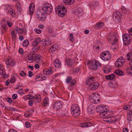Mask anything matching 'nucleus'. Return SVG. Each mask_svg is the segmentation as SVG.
Segmentation results:
<instances>
[{
  "label": "nucleus",
  "instance_id": "nucleus-1",
  "mask_svg": "<svg viewBox=\"0 0 132 132\" xmlns=\"http://www.w3.org/2000/svg\"><path fill=\"white\" fill-rule=\"evenodd\" d=\"M55 11L56 14L59 16L63 17L65 15L67 12V9L62 6H58L55 8Z\"/></svg>",
  "mask_w": 132,
  "mask_h": 132
},
{
  "label": "nucleus",
  "instance_id": "nucleus-2",
  "mask_svg": "<svg viewBox=\"0 0 132 132\" xmlns=\"http://www.w3.org/2000/svg\"><path fill=\"white\" fill-rule=\"evenodd\" d=\"M42 8L44 13L47 14H51L53 10L51 5L48 3L43 4Z\"/></svg>",
  "mask_w": 132,
  "mask_h": 132
},
{
  "label": "nucleus",
  "instance_id": "nucleus-3",
  "mask_svg": "<svg viewBox=\"0 0 132 132\" xmlns=\"http://www.w3.org/2000/svg\"><path fill=\"white\" fill-rule=\"evenodd\" d=\"M88 65L89 67L93 70H96L100 67L101 65L100 63L97 60H92Z\"/></svg>",
  "mask_w": 132,
  "mask_h": 132
},
{
  "label": "nucleus",
  "instance_id": "nucleus-4",
  "mask_svg": "<svg viewBox=\"0 0 132 132\" xmlns=\"http://www.w3.org/2000/svg\"><path fill=\"white\" fill-rule=\"evenodd\" d=\"M96 110L98 112L100 113V116L101 117L107 116L108 115H109L107 112H109V111H107L108 110L101 105L97 106L96 109Z\"/></svg>",
  "mask_w": 132,
  "mask_h": 132
},
{
  "label": "nucleus",
  "instance_id": "nucleus-5",
  "mask_svg": "<svg viewBox=\"0 0 132 132\" xmlns=\"http://www.w3.org/2000/svg\"><path fill=\"white\" fill-rule=\"evenodd\" d=\"M116 35L110 32L108 34V40L113 44H115L118 41V37L117 35Z\"/></svg>",
  "mask_w": 132,
  "mask_h": 132
},
{
  "label": "nucleus",
  "instance_id": "nucleus-6",
  "mask_svg": "<svg viewBox=\"0 0 132 132\" xmlns=\"http://www.w3.org/2000/svg\"><path fill=\"white\" fill-rule=\"evenodd\" d=\"M100 96L97 94H92L89 96L91 102L95 104L98 103L100 102Z\"/></svg>",
  "mask_w": 132,
  "mask_h": 132
},
{
  "label": "nucleus",
  "instance_id": "nucleus-7",
  "mask_svg": "<svg viewBox=\"0 0 132 132\" xmlns=\"http://www.w3.org/2000/svg\"><path fill=\"white\" fill-rule=\"evenodd\" d=\"M71 110L72 115L76 116H77L79 115L80 111L79 107L77 105H72L71 108Z\"/></svg>",
  "mask_w": 132,
  "mask_h": 132
},
{
  "label": "nucleus",
  "instance_id": "nucleus-8",
  "mask_svg": "<svg viewBox=\"0 0 132 132\" xmlns=\"http://www.w3.org/2000/svg\"><path fill=\"white\" fill-rule=\"evenodd\" d=\"M4 10L7 13L10 14L12 16H14L15 15V12L11 6L6 5L4 7Z\"/></svg>",
  "mask_w": 132,
  "mask_h": 132
},
{
  "label": "nucleus",
  "instance_id": "nucleus-9",
  "mask_svg": "<svg viewBox=\"0 0 132 132\" xmlns=\"http://www.w3.org/2000/svg\"><path fill=\"white\" fill-rule=\"evenodd\" d=\"M125 59L121 57L117 60L115 63V65L116 67L118 68L122 67L125 62Z\"/></svg>",
  "mask_w": 132,
  "mask_h": 132
},
{
  "label": "nucleus",
  "instance_id": "nucleus-10",
  "mask_svg": "<svg viewBox=\"0 0 132 132\" xmlns=\"http://www.w3.org/2000/svg\"><path fill=\"white\" fill-rule=\"evenodd\" d=\"M36 15L37 18L39 20H42V21H44L45 20L46 15L39 10L37 11Z\"/></svg>",
  "mask_w": 132,
  "mask_h": 132
},
{
  "label": "nucleus",
  "instance_id": "nucleus-11",
  "mask_svg": "<svg viewBox=\"0 0 132 132\" xmlns=\"http://www.w3.org/2000/svg\"><path fill=\"white\" fill-rule=\"evenodd\" d=\"M123 43L125 45H129L131 43L129 36L127 34H125L123 36Z\"/></svg>",
  "mask_w": 132,
  "mask_h": 132
},
{
  "label": "nucleus",
  "instance_id": "nucleus-12",
  "mask_svg": "<svg viewBox=\"0 0 132 132\" xmlns=\"http://www.w3.org/2000/svg\"><path fill=\"white\" fill-rule=\"evenodd\" d=\"M62 106L61 102L60 101H56L54 102L53 105V109L55 110H59Z\"/></svg>",
  "mask_w": 132,
  "mask_h": 132
},
{
  "label": "nucleus",
  "instance_id": "nucleus-13",
  "mask_svg": "<svg viewBox=\"0 0 132 132\" xmlns=\"http://www.w3.org/2000/svg\"><path fill=\"white\" fill-rule=\"evenodd\" d=\"M99 85L100 84L98 82H93L89 85V88L91 90H95L98 88Z\"/></svg>",
  "mask_w": 132,
  "mask_h": 132
},
{
  "label": "nucleus",
  "instance_id": "nucleus-14",
  "mask_svg": "<svg viewBox=\"0 0 132 132\" xmlns=\"http://www.w3.org/2000/svg\"><path fill=\"white\" fill-rule=\"evenodd\" d=\"M100 57L104 61L108 60L110 58V55L105 52L102 53L101 54Z\"/></svg>",
  "mask_w": 132,
  "mask_h": 132
},
{
  "label": "nucleus",
  "instance_id": "nucleus-15",
  "mask_svg": "<svg viewBox=\"0 0 132 132\" xmlns=\"http://www.w3.org/2000/svg\"><path fill=\"white\" fill-rule=\"evenodd\" d=\"M41 42V44L43 46H48L51 44V40L48 38L43 39Z\"/></svg>",
  "mask_w": 132,
  "mask_h": 132
},
{
  "label": "nucleus",
  "instance_id": "nucleus-16",
  "mask_svg": "<svg viewBox=\"0 0 132 132\" xmlns=\"http://www.w3.org/2000/svg\"><path fill=\"white\" fill-rule=\"evenodd\" d=\"M42 56L41 55L39 54H34V61L36 63H38L40 64L41 63L42 60Z\"/></svg>",
  "mask_w": 132,
  "mask_h": 132
},
{
  "label": "nucleus",
  "instance_id": "nucleus-17",
  "mask_svg": "<svg viewBox=\"0 0 132 132\" xmlns=\"http://www.w3.org/2000/svg\"><path fill=\"white\" fill-rule=\"evenodd\" d=\"M112 17L114 19V18L118 20L120 19L122 17L121 14L119 11H116L113 13Z\"/></svg>",
  "mask_w": 132,
  "mask_h": 132
},
{
  "label": "nucleus",
  "instance_id": "nucleus-18",
  "mask_svg": "<svg viewBox=\"0 0 132 132\" xmlns=\"http://www.w3.org/2000/svg\"><path fill=\"white\" fill-rule=\"evenodd\" d=\"M34 53H30L28 54L27 57L29 61V62H32L34 61Z\"/></svg>",
  "mask_w": 132,
  "mask_h": 132
},
{
  "label": "nucleus",
  "instance_id": "nucleus-19",
  "mask_svg": "<svg viewBox=\"0 0 132 132\" xmlns=\"http://www.w3.org/2000/svg\"><path fill=\"white\" fill-rule=\"evenodd\" d=\"M35 5L33 3H31L29 6L28 13L30 15L32 14L35 11Z\"/></svg>",
  "mask_w": 132,
  "mask_h": 132
},
{
  "label": "nucleus",
  "instance_id": "nucleus-20",
  "mask_svg": "<svg viewBox=\"0 0 132 132\" xmlns=\"http://www.w3.org/2000/svg\"><path fill=\"white\" fill-rule=\"evenodd\" d=\"M93 124L90 122H87L85 123H82L80 124V126L81 127H87L91 126Z\"/></svg>",
  "mask_w": 132,
  "mask_h": 132
},
{
  "label": "nucleus",
  "instance_id": "nucleus-21",
  "mask_svg": "<svg viewBox=\"0 0 132 132\" xmlns=\"http://www.w3.org/2000/svg\"><path fill=\"white\" fill-rule=\"evenodd\" d=\"M54 64L55 67L56 68H59L61 66V62L58 59H56L55 60Z\"/></svg>",
  "mask_w": 132,
  "mask_h": 132
},
{
  "label": "nucleus",
  "instance_id": "nucleus-22",
  "mask_svg": "<svg viewBox=\"0 0 132 132\" xmlns=\"http://www.w3.org/2000/svg\"><path fill=\"white\" fill-rule=\"evenodd\" d=\"M76 83V81L75 80H72L70 82V85L69 86L68 88L70 91H71L73 89V87L74 86Z\"/></svg>",
  "mask_w": 132,
  "mask_h": 132
},
{
  "label": "nucleus",
  "instance_id": "nucleus-23",
  "mask_svg": "<svg viewBox=\"0 0 132 132\" xmlns=\"http://www.w3.org/2000/svg\"><path fill=\"white\" fill-rule=\"evenodd\" d=\"M32 49L31 52H33V53L35 54V53L37 52L39 49V46L37 45H33L32 44Z\"/></svg>",
  "mask_w": 132,
  "mask_h": 132
},
{
  "label": "nucleus",
  "instance_id": "nucleus-24",
  "mask_svg": "<svg viewBox=\"0 0 132 132\" xmlns=\"http://www.w3.org/2000/svg\"><path fill=\"white\" fill-rule=\"evenodd\" d=\"M32 49L31 52H33V53L35 54V53L37 52L39 49V46L37 45H33L32 44Z\"/></svg>",
  "mask_w": 132,
  "mask_h": 132
},
{
  "label": "nucleus",
  "instance_id": "nucleus-25",
  "mask_svg": "<svg viewBox=\"0 0 132 132\" xmlns=\"http://www.w3.org/2000/svg\"><path fill=\"white\" fill-rule=\"evenodd\" d=\"M15 30L17 32L18 34H24L26 31L24 29H21L18 27H17L15 29Z\"/></svg>",
  "mask_w": 132,
  "mask_h": 132
},
{
  "label": "nucleus",
  "instance_id": "nucleus-26",
  "mask_svg": "<svg viewBox=\"0 0 132 132\" xmlns=\"http://www.w3.org/2000/svg\"><path fill=\"white\" fill-rule=\"evenodd\" d=\"M129 64L131 66V67L127 69V71L128 74L131 75H132V59L130 61Z\"/></svg>",
  "mask_w": 132,
  "mask_h": 132
},
{
  "label": "nucleus",
  "instance_id": "nucleus-27",
  "mask_svg": "<svg viewBox=\"0 0 132 132\" xmlns=\"http://www.w3.org/2000/svg\"><path fill=\"white\" fill-rule=\"evenodd\" d=\"M6 63L7 65H10L13 67L15 65V61L11 59H10L7 61Z\"/></svg>",
  "mask_w": 132,
  "mask_h": 132
},
{
  "label": "nucleus",
  "instance_id": "nucleus-28",
  "mask_svg": "<svg viewBox=\"0 0 132 132\" xmlns=\"http://www.w3.org/2000/svg\"><path fill=\"white\" fill-rule=\"evenodd\" d=\"M41 41L40 38L39 37H37L35 38L34 41L33 42L32 44L33 45H38V44Z\"/></svg>",
  "mask_w": 132,
  "mask_h": 132
},
{
  "label": "nucleus",
  "instance_id": "nucleus-29",
  "mask_svg": "<svg viewBox=\"0 0 132 132\" xmlns=\"http://www.w3.org/2000/svg\"><path fill=\"white\" fill-rule=\"evenodd\" d=\"M43 72L45 75H51L53 73V71H51L48 69H46L43 70Z\"/></svg>",
  "mask_w": 132,
  "mask_h": 132
},
{
  "label": "nucleus",
  "instance_id": "nucleus-30",
  "mask_svg": "<svg viewBox=\"0 0 132 132\" xmlns=\"http://www.w3.org/2000/svg\"><path fill=\"white\" fill-rule=\"evenodd\" d=\"M34 101L36 103L39 102L41 100V98L40 95L36 96L34 97Z\"/></svg>",
  "mask_w": 132,
  "mask_h": 132
},
{
  "label": "nucleus",
  "instance_id": "nucleus-31",
  "mask_svg": "<svg viewBox=\"0 0 132 132\" xmlns=\"http://www.w3.org/2000/svg\"><path fill=\"white\" fill-rule=\"evenodd\" d=\"M17 32L15 30L12 31L11 33V35L12 38L13 39H15L17 36Z\"/></svg>",
  "mask_w": 132,
  "mask_h": 132
},
{
  "label": "nucleus",
  "instance_id": "nucleus-32",
  "mask_svg": "<svg viewBox=\"0 0 132 132\" xmlns=\"http://www.w3.org/2000/svg\"><path fill=\"white\" fill-rule=\"evenodd\" d=\"M109 85L111 88H114L116 87L118 85L116 82H111L109 83Z\"/></svg>",
  "mask_w": 132,
  "mask_h": 132
},
{
  "label": "nucleus",
  "instance_id": "nucleus-33",
  "mask_svg": "<svg viewBox=\"0 0 132 132\" xmlns=\"http://www.w3.org/2000/svg\"><path fill=\"white\" fill-rule=\"evenodd\" d=\"M63 2L66 4L70 5L73 4L74 0H63Z\"/></svg>",
  "mask_w": 132,
  "mask_h": 132
},
{
  "label": "nucleus",
  "instance_id": "nucleus-34",
  "mask_svg": "<svg viewBox=\"0 0 132 132\" xmlns=\"http://www.w3.org/2000/svg\"><path fill=\"white\" fill-rule=\"evenodd\" d=\"M105 78L107 80H113L115 78V75L113 74L111 75L106 76H105Z\"/></svg>",
  "mask_w": 132,
  "mask_h": 132
},
{
  "label": "nucleus",
  "instance_id": "nucleus-35",
  "mask_svg": "<svg viewBox=\"0 0 132 132\" xmlns=\"http://www.w3.org/2000/svg\"><path fill=\"white\" fill-rule=\"evenodd\" d=\"M65 62L67 65L69 66L71 65L73 62V60H71L69 59L67 60Z\"/></svg>",
  "mask_w": 132,
  "mask_h": 132
},
{
  "label": "nucleus",
  "instance_id": "nucleus-36",
  "mask_svg": "<svg viewBox=\"0 0 132 132\" xmlns=\"http://www.w3.org/2000/svg\"><path fill=\"white\" fill-rule=\"evenodd\" d=\"M114 73L117 75L120 76H122L123 75V72L119 69L116 70Z\"/></svg>",
  "mask_w": 132,
  "mask_h": 132
},
{
  "label": "nucleus",
  "instance_id": "nucleus-37",
  "mask_svg": "<svg viewBox=\"0 0 132 132\" xmlns=\"http://www.w3.org/2000/svg\"><path fill=\"white\" fill-rule=\"evenodd\" d=\"M121 10L122 12L123 13L125 14H128L129 13V10H126L125 7L123 6H122L121 7Z\"/></svg>",
  "mask_w": 132,
  "mask_h": 132
},
{
  "label": "nucleus",
  "instance_id": "nucleus-38",
  "mask_svg": "<svg viewBox=\"0 0 132 132\" xmlns=\"http://www.w3.org/2000/svg\"><path fill=\"white\" fill-rule=\"evenodd\" d=\"M99 3L98 2H95L93 3H92L90 5V7H92V8H94L96 6H97L99 5Z\"/></svg>",
  "mask_w": 132,
  "mask_h": 132
},
{
  "label": "nucleus",
  "instance_id": "nucleus-39",
  "mask_svg": "<svg viewBox=\"0 0 132 132\" xmlns=\"http://www.w3.org/2000/svg\"><path fill=\"white\" fill-rule=\"evenodd\" d=\"M82 12L81 9L80 8H78L76 10L75 13L76 14H79Z\"/></svg>",
  "mask_w": 132,
  "mask_h": 132
},
{
  "label": "nucleus",
  "instance_id": "nucleus-40",
  "mask_svg": "<svg viewBox=\"0 0 132 132\" xmlns=\"http://www.w3.org/2000/svg\"><path fill=\"white\" fill-rule=\"evenodd\" d=\"M29 44V42L28 40L26 39L24 41L22 44L23 46L24 47H26L28 46Z\"/></svg>",
  "mask_w": 132,
  "mask_h": 132
},
{
  "label": "nucleus",
  "instance_id": "nucleus-41",
  "mask_svg": "<svg viewBox=\"0 0 132 132\" xmlns=\"http://www.w3.org/2000/svg\"><path fill=\"white\" fill-rule=\"evenodd\" d=\"M103 22H100L96 23L95 27L96 28H99L103 26Z\"/></svg>",
  "mask_w": 132,
  "mask_h": 132
},
{
  "label": "nucleus",
  "instance_id": "nucleus-42",
  "mask_svg": "<svg viewBox=\"0 0 132 132\" xmlns=\"http://www.w3.org/2000/svg\"><path fill=\"white\" fill-rule=\"evenodd\" d=\"M56 46L55 45H52L50 48V50L51 53H53L56 50Z\"/></svg>",
  "mask_w": 132,
  "mask_h": 132
},
{
  "label": "nucleus",
  "instance_id": "nucleus-43",
  "mask_svg": "<svg viewBox=\"0 0 132 132\" xmlns=\"http://www.w3.org/2000/svg\"><path fill=\"white\" fill-rule=\"evenodd\" d=\"M127 59L128 60H130L132 57V53L130 52L127 54Z\"/></svg>",
  "mask_w": 132,
  "mask_h": 132
},
{
  "label": "nucleus",
  "instance_id": "nucleus-44",
  "mask_svg": "<svg viewBox=\"0 0 132 132\" xmlns=\"http://www.w3.org/2000/svg\"><path fill=\"white\" fill-rule=\"evenodd\" d=\"M7 26L6 24H2L1 26V29L3 31H5L7 29Z\"/></svg>",
  "mask_w": 132,
  "mask_h": 132
},
{
  "label": "nucleus",
  "instance_id": "nucleus-45",
  "mask_svg": "<svg viewBox=\"0 0 132 132\" xmlns=\"http://www.w3.org/2000/svg\"><path fill=\"white\" fill-rule=\"evenodd\" d=\"M41 73L39 75H37L36 77L35 78V79L37 80H38L39 81H41L40 79V78H41Z\"/></svg>",
  "mask_w": 132,
  "mask_h": 132
},
{
  "label": "nucleus",
  "instance_id": "nucleus-46",
  "mask_svg": "<svg viewBox=\"0 0 132 132\" xmlns=\"http://www.w3.org/2000/svg\"><path fill=\"white\" fill-rule=\"evenodd\" d=\"M104 119H107V120H104L105 121H106L107 122H109L110 121H112L111 120V117H107V116H104Z\"/></svg>",
  "mask_w": 132,
  "mask_h": 132
},
{
  "label": "nucleus",
  "instance_id": "nucleus-47",
  "mask_svg": "<svg viewBox=\"0 0 132 132\" xmlns=\"http://www.w3.org/2000/svg\"><path fill=\"white\" fill-rule=\"evenodd\" d=\"M69 38L71 42H73L74 40V38L72 33L71 34L69 35Z\"/></svg>",
  "mask_w": 132,
  "mask_h": 132
},
{
  "label": "nucleus",
  "instance_id": "nucleus-48",
  "mask_svg": "<svg viewBox=\"0 0 132 132\" xmlns=\"http://www.w3.org/2000/svg\"><path fill=\"white\" fill-rule=\"evenodd\" d=\"M20 75L22 77H25L26 76H27L28 75L26 74V72H24L23 71H22L20 73Z\"/></svg>",
  "mask_w": 132,
  "mask_h": 132
},
{
  "label": "nucleus",
  "instance_id": "nucleus-49",
  "mask_svg": "<svg viewBox=\"0 0 132 132\" xmlns=\"http://www.w3.org/2000/svg\"><path fill=\"white\" fill-rule=\"evenodd\" d=\"M72 78L71 77L69 76L66 79V82L67 84L69 83L70 81L72 80Z\"/></svg>",
  "mask_w": 132,
  "mask_h": 132
},
{
  "label": "nucleus",
  "instance_id": "nucleus-50",
  "mask_svg": "<svg viewBox=\"0 0 132 132\" xmlns=\"http://www.w3.org/2000/svg\"><path fill=\"white\" fill-rule=\"evenodd\" d=\"M48 102L47 100L46 99H45L43 101V105L44 106H45L46 105L48 104Z\"/></svg>",
  "mask_w": 132,
  "mask_h": 132
},
{
  "label": "nucleus",
  "instance_id": "nucleus-51",
  "mask_svg": "<svg viewBox=\"0 0 132 132\" xmlns=\"http://www.w3.org/2000/svg\"><path fill=\"white\" fill-rule=\"evenodd\" d=\"M41 76H42L40 78L41 80H44L46 79L47 77L46 75H44V74L43 73L41 74Z\"/></svg>",
  "mask_w": 132,
  "mask_h": 132
},
{
  "label": "nucleus",
  "instance_id": "nucleus-52",
  "mask_svg": "<svg viewBox=\"0 0 132 132\" xmlns=\"http://www.w3.org/2000/svg\"><path fill=\"white\" fill-rule=\"evenodd\" d=\"M34 30L37 34H40L42 32V30L40 29L37 28L35 29Z\"/></svg>",
  "mask_w": 132,
  "mask_h": 132
},
{
  "label": "nucleus",
  "instance_id": "nucleus-53",
  "mask_svg": "<svg viewBox=\"0 0 132 132\" xmlns=\"http://www.w3.org/2000/svg\"><path fill=\"white\" fill-rule=\"evenodd\" d=\"M95 78L94 76H90L88 78V80L90 81H94L95 80Z\"/></svg>",
  "mask_w": 132,
  "mask_h": 132
},
{
  "label": "nucleus",
  "instance_id": "nucleus-54",
  "mask_svg": "<svg viewBox=\"0 0 132 132\" xmlns=\"http://www.w3.org/2000/svg\"><path fill=\"white\" fill-rule=\"evenodd\" d=\"M25 126L27 128H29L30 126V125L29 122H26L25 123Z\"/></svg>",
  "mask_w": 132,
  "mask_h": 132
},
{
  "label": "nucleus",
  "instance_id": "nucleus-55",
  "mask_svg": "<svg viewBox=\"0 0 132 132\" xmlns=\"http://www.w3.org/2000/svg\"><path fill=\"white\" fill-rule=\"evenodd\" d=\"M30 95H26V96H24L23 97V98L25 100H27L29 99V98H30Z\"/></svg>",
  "mask_w": 132,
  "mask_h": 132
},
{
  "label": "nucleus",
  "instance_id": "nucleus-56",
  "mask_svg": "<svg viewBox=\"0 0 132 132\" xmlns=\"http://www.w3.org/2000/svg\"><path fill=\"white\" fill-rule=\"evenodd\" d=\"M34 101L33 100H30L28 101V104L30 106H32L33 103Z\"/></svg>",
  "mask_w": 132,
  "mask_h": 132
},
{
  "label": "nucleus",
  "instance_id": "nucleus-57",
  "mask_svg": "<svg viewBox=\"0 0 132 132\" xmlns=\"http://www.w3.org/2000/svg\"><path fill=\"white\" fill-rule=\"evenodd\" d=\"M93 110L90 107H88V111L90 113H91L93 112Z\"/></svg>",
  "mask_w": 132,
  "mask_h": 132
},
{
  "label": "nucleus",
  "instance_id": "nucleus-58",
  "mask_svg": "<svg viewBox=\"0 0 132 132\" xmlns=\"http://www.w3.org/2000/svg\"><path fill=\"white\" fill-rule=\"evenodd\" d=\"M127 119L129 121L132 120V118L130 115L128 114L127 116Z\"/></svg>",
  "mask_w": 132,
  "mask_h": 132
},
{
  "label": "nucleus",
  "instance_id": "nucleus-59",
  "mask_svg": "<svg viewBox=\"0 0 132 132\" xmlns=\"http://www.w3.org/2000/svg\"><path fill=\"white\" fill-rule=\"evenodd\" d=\"M130 106L129 105H128L124 107L123 109L125 110L129 109L130 108Z\"/></svg>",
  "mask_w": 132,
  "mask_h": 132
},
{
  "label": "nucleus",
  "instance_id": "nucleus-60",
  "mask_svg": "<svg viewBox=\"0 0 132 132\" xmlns=\"http://www.w3.org/2000/svg\"><path fill=\"white\" fill-rule=\"evenodd\" d=\"M2 76L3 77V78L5 79H6L8 77V75L5 73V72L3 73V74L2 75Z\"/></svg>",
  "mask_w": 132,
  "mask_h": 132
},
{
  "label": "nucleus",
  "instance_id": "nucleus-61",
  "mask_svg": "<svg viewBox=\"0 0 132 132\" xmlns=\"http://www.w3.org/2000/svg\"><path fill=\"white\" fill-rule=\"evenodd\" d=\"M15 78L13 77L11 78L10 82L11 83H13L15 81Z\"/></svg>",
  "mask_w": 132,
  "mask_h": 132
},
{
  "label": "nucleus",
  "instance_id": "nucleus-62",
  "mask_svg": "<svg viewBox=\"0 0 132 132\" xmlns=\"http://www.w3.org/2000/svg\"><path fill=\"white\" fill-rule=\"evenodd\" d=\"M16 6L20 8L21 7V4L20 2H18L16 3Z\"/></svg>",
  "mask_w": 132,
  "mask_h": 132
},
{
  "label": "nucleus",
  "instance_id": "nucleus-63",
  "mask_svg": "<svg viewBox=\"0 0 132 132\" xmlns=\"http://www.w3.org/2000/svg\"><path fill=\"white\" fill-rule=\"evenodd\" d=\"M6 101L7 102L10 103V104H11L12 102V100L10 98H7L6 100Z\"/></svg>",
  "mask_w": 132,
  "mask_h": 132
},
{
  "label": "nucleus",
  "instance_id": "nucleus-64",
  "mask_svg": "<svg viewBox=\"0 0 132 132\" xmlns=\"http://www.w3.org/2000/svg\"><path fill=\"white\" fill-rule=\"evenodd\" d=\"M128 32L130 35H132V28L128 30Z\"/></svg>",
  "mask_w": 132,
  "mask_h": 132
}]
</instances>
